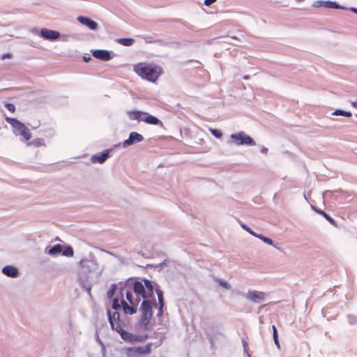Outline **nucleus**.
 I'll list each match as a JSON object with an SVG mask.
<instances>
[{
  "label": "nucleus",
  "instance_id": "obj_1",
  "mask_svg": "<svg viewBox=\"0 0 357 357\" xmlns=\"http://www.w3.org/2000/svg\"><path fill=\"white\" fill-rule=\"evenodd\" d=\"M141 298H146V292L144 284L139 281H136L133 284L132 291L129 289L121 291V303H119L117 298L113 300L112 308L117 310L122 306L125 314H135L137 312V307L141 301Z\"/></svg>",
  "mask_w": 357,
  "mask_h": 357
},
{
  "label": "nucleus",
  "instance_id": "obj_2",
  "mask_svg": "<svg viewBox=\"0 0 357 357\" xmlns=\"http://www.w3.org/2000/svg\"><path fill=\"white\" fill-rule=\"evenodd\" d=\"M134 72L142 79L155 82L162 73V69L154 64L139 63L133 66Z\"/></svg>",
  "mask_w": 357,
  "mask_h": 357
},
{
  "label": "nucleus",
  "instance_id": "obj_3",
  "mask_svg": "<svg viewBox=\"0 0 357 357\" xmlns=\"http://www.w3.org/2000/svg\"><path fill=\"white\" fill-rule=\"evenodd\" d=\"M108 319L112 330L116 331L126 342H134L136 337L130 333L126 331L123 328L125 324L120 319V314L118 312H114L112 314L110 310L107 311Z\"/></svg>",
  "mask_w": 357,
  "mask_h": 357
},
{
  "label": "nucleus",
  "instance_id": "obj_4",
  "mask_svg": "<svg viewBox=\"0 0 357 357\" xmlns=\"http://www.w3.org/2000/svg\"><path fill=\"white\" fill-rule=\"evenodd\" d=\"M153 305H156L155 301L153 302H151L149 300H144L140 307L142 311L140 324L146 330L149 329L150 327V320L153 315Z\"/></svg>",
  "mask_w": 357,
  "mask_h": 357
},
{
  "label": "nucleus",
  "instance_id": "obj_5",
  "mask_svg": "<svg viewBox=\"0 0 357 357\" xmlns=\"http://www.w3.org/2000/svg\"><path fill=\"white\" fill-rule=\"evenodd\" d=\"M6 121L10 124L11 126L15 128L26 141H28L31 138V133L29 129L17 119L6 117Z\"/></svg>",
  "mask_w": 357,
  "mask_h": 357
},
{
  "label": "nucleus",
  "instance_id": "obj_6",
  "mask_svg": "<svg viewBox=\"0 0 357 357\" xmlns=\"http://www.w3.org/2000/svg\"><path fill=\"white\" fill-rule=\"evenodd\" d=\"M151 343L146 344L144 347H130L126 349V355L128 357H139L141 355L148 354L151 350Z\"/></svg>",
  "mask_w": 357,
  "mask_h": 357
},
{
  "label": "nucleus",
  "instance_id": "obj_7",
  "mask_svg": "<svg viewBox=\"0 0 357 357\" xmlns=\"http://www.w3.org/2000/svg\"><path fill=\"white\" fill-rule=\"evenodd\" d=\"M231 138L237 145H255L254 140L243 132L231 135Z\"/></svg>",
  "mask_w": 357,
  "mask_h": 357
},
{
  "label": "nucleus",
  "instance_id": "obj_8",
  "mask_svg": "<svg viewBox=\"0 0 357 357\" xmlns=\"http://www.w3.org/2000/svg\"><path fill=\"white\" fill-rule=\"evenodd\" d=\"M143 139L144 137L142 135L136 132H132L130 134L128 139L124 141L123 144L124 147H126L135 143L140 142L143 141Z\"/></svg>",
  "mask_w": 357,
  "mask_h": 357
},
{
  "label": "nucleus",
  "instance_id": "obj_9",
  "mask_svg": "<svg viewBox=\"0 0 357 357\" xmlns=\"http://www.w3.org/2000/svg\"><path fill=\"white\" fill-rule=\"evenodd\" d=\"M92 55L98 59H100L102 61H109L111 59V56L109 52L107 50H96L94 51H92Z\"/></svg>",
  "mask_w": 357,
  "mask_h": 357
},
{
  "label": "nucleus",
  "instance_id": "obj_10",
  "mask_svg": "<svg viewBox=\"0 0 357 357\" xmlns=\"http://www.w3.org/2000/svg\"><path fill=\"white\" fill-rule=\"evenodd\" d=\"M265 298V294L262 291H250L248 294V298L255 303L262 301Z\"/></svg>",
  "mask_w": 357,
  "mask_h": 357
},
{
  "label": "nucleus",
  "instance_id": "obj_11",
  "mask_svg": "<svg viewBox=\"0 0 357 357\" xmlns=\"http://www.w3.org/2000/svg\"><path fill=\"white\" fill-rule=\"evenodd\" d=\"M40 33L43 38L49 40H56L60 36V33L58 31L48 29H42Z\"/></svg>",
  "mask_w": 357,
  "mask_h": 357
},
{
  "label": "nucleus",
  "instance_id": "obj_12",
  "mask_svg": "<svg viewBox=\"0 0 357 357\" xmlns=\"http://www.w3.org/2000/svg\"><path fill=\"white\" fill-rule=\"evenodd\" d=\"M77 20L82 24L88 26L91 30H96L98 27V24L96 22L91 20V19L86 17L79 16L77 17Z\"/></svg>",
  "mask_w": 357,
  "mask_h": 357
},
{
  "label": "nucleus",
  "instance_id": "obj_13",
  "mask_svg": "<svg viewBox=\"0 0 357 357\" xmlns=\"http://www.w3.org/2000/svg\"><path fill=\"white\" fill-rule=\"evenodd\" d=\"M2 272L3 274L8 277L15 278L18 274V271L16 268L12 266H6L3 268Z\"/></svg>",
  "mask_w": 357,
  "mask_h": 357
},
{
  "label": "nucleus",
  "instance_id": "obj_14",
  "mask_svg": "<svg viewBox=\"0 0 357 357\" xmlns=\"http://www.w3.org/2000/svg\"><path fill=\"white\" fill-rule=\"evenodd\" d=\"M155 291H156V294L158 295V302H159V309H158V314L157 315L158 317H160V316L162 315V313H163L162 308H163L164 305H165L164 298H163V294H162V291L160 289H156Z\"/></svg>",
  "mask_w": 357,
  "mask_h": 357
},
{
  "label": "nucleus",
  "instance_id": "obj_15",
  "mask_svg": "<svg viewBox=\"0 0 357 357\" xmlns=\"http://www.w3.org/2000/svg\"><path fill=\"white\" fill-rule=\"evenodd\" d=\"M108 157V152L105 151L92 156L91 161L93 162L102 163Z\"/></svg>",
  "mask_w": 357,
  "mask_h": 357
},
{
  "label": "nucleus",
  "instance_id": "obj_16",
  "mask_svg": "<svg viewBox=\"0 0 357 357\" xmlns=\"http://www.w3.org/2000/svg\"><path fill=\"white\" fill-rule=\"evenodd\" d=\"M128 114L129 118L132 120L141 121V119H142V116L146 115L147 113L142 112L140 111H130V112H128Z\"/></svg>",
  "mask_w": 357,
  "mask_h": 357
},
{
  "label": "nucleus",
  "instance_id": "obj_17",
  "mask_svg": "<svg viewBox=\"0 0 357 357\" xmlns=\"http://www.w3.org/2000/svg\"><path fill=\"white\" fill-rule=\"evenodd\" d=\"M141 121H143L145 123L151 125H158L161 123L158 118L148 114L146 115V117L143 119H141Z\"/></svg>",
  "mask_w": 357,
  "mask_h": 357
},
{
  "label": "nucleus",
  "instance_id": "obj_18",
  "mask_svg": "<svg viewBox=\"0 0 357 357\" xmlns=\"http://www.w3.org/2000/svg\"><path fill=\"white\" fill-rule=\"evenodd\" d=\"M314 210L315 212H317V213L323 215L332 225L335 226V227H337V223L334 220L333 218H332L328 214H327L326 213H325L324 211L322 210H320V209H317V208H314Z\"/></svg>",
  "mask_w": 357,
  "mask_h": 357
},
{
  "label": "nucleus",
  "instance_id": "obj_19",
  "mask_svg": "<svg viewBox=\"0 0 357 357\" xmlns=\"http://www.w3.org/2000/svg\"><path fill=\"white\" fill-rule=\"evenodd\" d=\"M144 289L146 292L147 298L149 296H152L153 293V287L151 284V282L148 280H144Z\"/></svg>",
  "mask_w": 357,
  "mask_h": 357
},
{
  "label": "nucleus",
  "instance_id": "obj_20",
  "mask_svg": "<svg viewBox=\"0 0 357 357\" xmlns=\"http://www.w3.org/2000/svg\"><path fill=\"white\" fill-rule=\"evenodd\" d=\"M117 42L123 46H131L135 40L132 38H119Z\"/></svg>",
  "mask_w": 357,
  "mask_h": 357
},
{
  "label": "nucleus",
  "instance_id": "obj_21",
  "mask_svg": "<svg viewBox=\"0 0 357 357\" xmlns=\"http://www.w3.org/2000/svg\"><path fill=\"white\" fill-rule=\"evenodd\" d=\"M62 251V246L61 245H56L51 248L47 253L50 255H55L60 253Z\"/></svg>",
  "mask_w": 357,
  "mask_h": 357
},
{
  "label": "nucleus",
  "instance_id": "obj_22",
  "mask_svg": "<svg viewBox=\"0 0 357 357\" xmlns=\"http://www.w3.org/2000/svg\"><path fill=\"white\" fill-rule=\"evenodd\" d=\"M333 114L335 115H342L347 117L351 116V113L350 112H347L341 109H337L334 112Z\"/></svg>",
  "mask_w": 357,
  "mask_h": 357
},
{
  "label": "nucleus",
  "instance_id": "obj_23",
  "mask_svg": "<svg viewBox=\"0 0 357 357\" xmlns=\"http://www.w3.org/2000/svg\"><path fill=\"white\" fill-rule=\"evenodd\" d=\"M272 328H273V336L274 342L278 347H279V341H278V335L277 328H276L275 326H274V325L272 326Z\"/></svg>",
  "mask_w": 357,
  "mask_h": 357
},
{
  "label": "nucleus",
  "instance_id": "obj_24",
  "mask_svg": "<svg viewBox=\"0 0 357 357\" xmlns=\"http://www.w3.org/2000/svg\"><path fill=\"white\" fill-rule=\"evenodd\" d=\"M324 3H325V6L327 8H336V9L341 8V7L338 4H337L335 2L328 1H326Z\"/></svg>",
  "mask_w": 357,
  "mask_h": 357
},
{
  "label": "nucleus",
  "instance_id": "obj_25",
  "mask_svg": "<svg viewBox=\"0 0 357 357\" xmlns=\"http://www.w3.org/2000/svg\"><path fill=\"white\" fill-rule=\"evenodd\" d=\"M209 131L213 135H214L217 138H221L222 136L221 131L218 130L209 128Z\"/></svg>",
  "mask_w": 357,
  "mask_h": 357
},
{
  "label": "nucleus",
  "instance_id": "obj_26",
  "mask_svg": "<svg viewBox=\"0 0 357 357\" xmlns=\"http://www.w3.org/2000/svg\"><path fill=\"white\" fill-rule=\"evenodd\" d=\"M256 236L258 237L259 238L262 240L264 243H267L268 245H272L273 244V241L271 238H269L263 236L262 235H257V234Z\"/></svg>",
  "mask_w": 357,
  "mask_h": 357
},
{
  "label": "nucleus",
  "instance_id": "obj_27",
  "mask_svg": "<svg viewBox=\"0 0 357 357\" xmlns=\"http://www.w3.org/2000/svg\"><path fill=\"white\" fill-rule=\"evenodd\" d=\"M63 255L67 257H72L73 255V250L68 247L63 252Z\"/></svg>",
  "mask_w": 357,
  "mask_h": 357
},
{
  "label": "nucleus",
  "instance_id": "obj_28",
  "mask_svg": "<svg viewBox=\"0 0 357 357\" xmlns=\"http://www.w3.org/2000/svg\"><path fill=\"white\" fill-rule=\"evenodd\" d=\"M217 282L223 288H225V289H229L230 288L229 284L227 282H225V281H224L222 280L218 279V280H217Z\"/></svg>",
  "mask_w": 357,
  "mask_h": 357
},
{
  "label": "nucleus",
  "instance_id": "obj_29",
  "mask_svg": "<svg viewBox=\"0 0 357 357\" xmlns=\"http://www.w3.org/2000/svg\"><path fill=\"white\" fill-rule=\"evenodd\" d=\"M5 107L12 113L15 112V106L12 103H6Z\"/></svg>",
  "mask_w": 357,
  "mask_h": 357
},
{
  "label": "nucleus",
  "instance_id": "obj_30",
  "mask_svg": "<svg viewBox=\"0 0 357 357\" xmlns=\"http://www.w3.org/2000/svg\"><path fill=\"white\" fill-rule=\"evenodd\" d=\"M241 227L245 229L248 232H249L250 234L253 235V236H257V234L253 231H252V229L250 228H249L248 227H247L244 224H241Z\"/></svg>",
  "mask_w": 357,
  "mask_h": 357
},
{
  "label": "nucleus",
  "instance_id": "obj_31",
  "mask_svg": "<svg viewBox=\"0 0 357 357\" xmlns=\"http://www.w3.org/2000/svg\"><path fill=\"white\" fill-rule=\"evenodd\" d=\"M216 1H217V0H204V5L209 6Z\"/></svg>",
  "mask_w": 357,
  "mask_h": 357
},
{
  "label": "nucleus",
  "instance_id": "obj_32",
  "mask_svg": "<svg viewBox=\"0 0 357 357\" xmlns=\"http://www.w3.org/2000/svg\"><path fill=\"white\" fill-rule=\"evenodd\" d=\"M13 57V55L10 53H6L2 54L1 59H10Z\"/></svg>",
  "mask_w": 357,
  "mask_h": 357
},
{
  "label": "nucleus",
  "instance_id": "obj_33",
  "mask_svg": "<svg viewBox=\"0 0 357 357\" xmlns=\"http://www.w3.org/2000/svg\"><path fill=\"white\" fill-rule=\"evenodd\" d=\"M83 59H84V61L85 62H89V61L91 59V58L90 56L86 57V56H84L83 57Z\"/></svg>",
  "mask_w": 357,
  "mask_h": 357
},
{
  "label": "nucleus",
  "instance_id": "obj_34",
  "mask_svg": "<svg viewBox=\"0 0 357 357\" xmlns=\"http://www.w3.org/2000/svg\"><path fill=\"white\" fill-rule=\"evenodd\" d=\"M352 105L357 109V101L352 102Z\"/></svg>",
  "mask_w": 357,
  "mask_h": 357
},
{
  "label": "nucleus",
  "instance_id": "obj_35",
  "mask_svg": "<svg viewBox=\"0 0 357 357\" xmlns=\"http://www.w3.org/2000/svg\"><path fill=\"white\" fill-rule=\"evenodd\" d=\"M351 10L354 13H356V14H357V8H351Z\"/></svg>",
  "mask_w": 357,
  "mask_h": 357
}]
</instances>
